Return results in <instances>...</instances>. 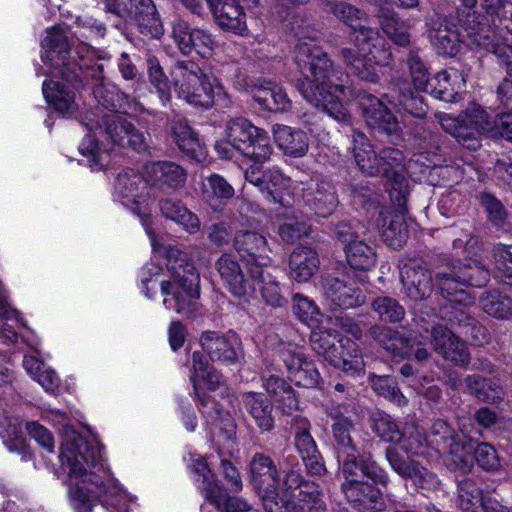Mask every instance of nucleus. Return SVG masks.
Wrapping results in <instances>:
<instances>
[{
  "instance_id": "1",
  "label": "nucleus",
  "mask_w": 512,
  "mask_h": 512,
  "mask_svg": "<svg viewBox=\"0 0 512 512\" xmlns=\"http://www.w3.org/2000/svg\"><path fill=\"white\" fill-rule=\"evenodd\" d=\"M282 480L280 468L275 461L262 452L255 453L249 463L250 482L260 496L266 512H282L281 490L289 501L307 506L308 512H325L319 486L305 479L296 455H283Z\"/></svg>"
},
{
  "instance_id": "2",
  "label": "nucleus",
  "mask_w": 512,
  "mask_h": 512,
  "mask_svg": "<svg viewBox=\"0 0 512 512\" xmlns=\"http://www.w3.org/2000/svg\"><path fill=\"white\" fill-rule=\"evenodd\" d=\"M60 459L62 465H68L70 478L78 479L75 482L80 501L78 512L92 511L89 495L99 498L104 506L121 507L124 496L116 481L108 476L88 472V468L94 466L96 458L93 448L85 438L77 436L62 445Z\"/></svg>"
},
{
  "instance_id": "3",
  "label": "nucleus",
  "mask_w": 512,
  "mask_h": 512,
  "mask_svg": "<svg viewBox=\"0 0 512 512\" xmlns=\"http://www.w3.org/2000/svg\"><path fill=\"white\" fill-rule=\"evenodd\" d=\"M351 33L354 34L355 48L343 47L339 50V56L352 76L377 84L380 81L377 66H387L392 60L389 44L376 28L365 24Z\"/></svg>"
},
{
  "instance_id": "4",
  "label": "nucleus",
  "mask_w": 512,
  "mask_h": 512,
  "mask_svg": "<svg viewBox=\"0 0 512 512\" xmlns=\"http://www.w3.org/2000/svg\"><path fill=\"white\" fill-rule=\"evenodd\" d=\"M166 256L170 279L160 282L161 293L173 297L177 313L190 314L200 296L199 273L187 253L178 247H167Z\"/></svg>"
},
{
  "instance_id": "5",
  "label": "nucleus",
  "mask_w": 512,
  "mask_h": 512,
  "mask_svg": "<svg viewBox=\"0 0 512 512\" xmlns=\"http://www.w3.org/2000/svg\"><path fill=\"white\" fill-rule=\"evenodd\" d=\"M488 280V270L476 261L449 262L435 275L437 291L448 301L447 304L473 303L467 287H481Z\"/></svg>"
},
{
  "instance_id": "6",
  "label": "nucleus",
  "mask_w": 512,
  "mask_h": 512,
  "mask_svg": "<svg viewBox=\"0 0 512 512\" xmlns=\"http://www.w3.org/2000/svg\"><path fill=\"white\" fill-rule=\"evenodd\" d=\"M93 95L97 102L108 112L97 109V112L86 116V126L95 134H88L83 143L79 146V152L87 158V163L91 168L102 167L100 148L96 136L100 135V126L96 120H100L105 114L127 113L130 107L129 96L115 89H108L103 85H93Z\"/></svg>"
},
{
  "instance_id": "7",
  "label": "nucleus",
  "mask_w": 512,
  "mask_h": 512,
  "mask_svg": "<svg viewBox=\"0 0 512 512\" xmlns=\"http://www.w3.org/2000/svg\"><path fill=\"white\" fill-rule=\"evenodd\" d=\"M172 79L178 97L193 106L210 108L215 103V96L221 94V89L215 92L209 77L191 60L177 61Z\"/></svg>"
},
{
  "instance_id": "8",
  "label": "nucleus",
  "mask_w": 512,
  "mask_h": 512,
  "mask_svg": "<svg viewBox=\"0 0 512 512\" xmlns=\"http://www.w3.org/2000/svg\"><path fill=\"white\" fill-rule=\"evenodd\" d=\"M343 77L347 79L348 75L332 67V73H329L323 81L314 77H302L297 80L296 86L303 97L313 106L322 108L324 112L339 122H349L348 110L328 89V87H334L335 90L343 93L345 90Z\"/></svg>"
},
{
  "instance_id": "9",
  "label": "nucleus",
  "mask_w": 512,
  "mask_h": 512,
  "mask_svg": "<svg viewBox=\"0 0 512 512\" xmlns=\"http://www.w3.org/2000/svg\"><path fill=\"white\" fill-rule=\"evenodd\" d=\"M297 44L295 46V62L302 77L323 79L332 73L333 63L327 53L317 44L320 32L309 23L293 27Z\"/></svg>"
},
{
  "instance_id": "10",
  "label": "nucleus",
  "mask_w": 512,
  "mask_h": 512,
  "mask_svg": "<svg viewBox=\"0 0 512 512\" xmlns=\"http://www.w3.org/2000/svg\"><path fill=\"white\" fill-rule=\"evenodd\" d=\"M45 48V60L51 67V75L59 77L74 88H80V76L82 75V61L77 56H71L70 45L67 36L61 28L53 27L47 32L43 40Z\"/></svg>"
},
{
  "instance_id": "11",
  "label": "nucleus",
  "mask_w": 512,
  "mask_h": 512,
  "mask_svg": "<svg viewBox=\"0 0 512 512\" xmlns=\"http://www.w3.org/2000/svg\"><path fill=\"white\" fill-rule=\"evenodd\" d=\"M228 142L242 155L257 163H264L273 153L267 132L245 118H234L226 126Z\"/></svg>"
},
{
  "instance_id": "12",
  "label": "nucleus",
  "mask_w": 512,
  "mask_h": 512,
  "mask_svg": "<svg viewBox=\"0 0 512 512\" xmlns=\"http://www.w3.org/2000/svg\"><path fill=\"white\" fill-rule=\"evenodd\" d=\"M368 228L358 220L341 221L334 229L335 237L344 244L347 263L360 271L370 270L376 263V252L364 241Z\"/></svg>"
},
{
  "instance_id": "13",
  "label": "nucleus",
  "mask_w": 512,
  "mask_h": 512,
  "mask_svg": "<svg viewBox=\"0 0 512 512\" xmlns=\"http://www.w3.org/2000/svg\"><path fill=\"white\" fill-rule=\"evenodd\" d=\"M100 126V135L110 139L113 144L129 147L139 154H150L151 136L137 129L119 114H105L96 120Z\"/></svg>"
},
{
  "instance_id": "14",
  "label": "nucleus",
  "mask_w": 512,
  "mask_h": 512,
  "mask_svg": "<svg viewBox=\"0 0 512 512\" xmlns=\"http://www.w3.org/2000/svg\"><path fill=\"white\" fill-rule=\"evenodd\" d=\"M322 293L331 310L356 308L365 303L358 283L345 274H327L321 278Z\"/></svg>"
},
{
  "instance_id": "15",
  "label": "nucleus",
  "mask_w": 512,
  "mask_h": 512,
  "mask_svg": "<svg viewBox=\"0 0 512 512\" xmlns=\"http://www.w3.org/2000/svg\"><path fill=\"white\" fill-rule=\"evenodd\" d=\"M378 160L380 174L392 185L389 192L391 200L398 208L403 209L407 196V167L404 153L395 147H384L378 153Z\"/></svg>"
},
{
  "instance_id": "16",
  "label": "nucleus",
  "mask_w": 512,
  "mask_h": 512,
  "mask_svg": "<svg viewBox=\"0 0 512 512\" xmlns=\"http://www.w3.org/2000/svg\"><path fill=\"white\" fill-rule=\"evenodd\" d=\"M385 458L396 474L404 480L412 481L417 489L429 493L440 488L441 482L434 472L416 460L405 458L396 447H387Z\"/></svg>"
},
{
  "instance_id": "17",
  "label": "nucleus",
  "mask_w": 512,
  "mask_h": 512,
  "mask_svg": "<svg viewBox=\"0 0 512 512\" xmlns=\"http://www.w3.org/2000/svg\"><path fill=\"white\" fill-rule=\"evenodd\" d=\"M359 97L362 116L367 125L378 133L385 134L394 143L400 141L402 129L397 117L389 108L372 94L362 92Z\"/></svg>"
},
{
  "instance_id": "18",
  "label": "nucleus",
  "mask_w": 512,
  "mask_h": 512,
  "mask_svg": "<svg viewBox=\"0 0 512 512\" xmlns=\"http://www.w3.org/2000/svg\"><path fill=\"white\" fill-rule=\"evenodd\" d=\"M311 427V423L306 417L296 415L291 419L294 447L308 473L319 476L326 472V468L316 441L311 435Z\"/></svg>"
},
{
  "instance_id": "19",
  "label": "nucleus",
  "mask_w": 512,
  "mask_h": 512,
  "mask_svg": "<svg viewBox=\"0 0 512 512\" xmlns=\"http://www.w3.org/2000/svg\"><path fill=\"white\" fill-rule=\"evenodd\" d=\"M432 442L439 450L447 452L453 457L457 466L465 467L471 458L473 445L463 435L458 434L446 421L437 419L430 429Z\"/></svg>"
},
{
  "instance_id": "20",
  "label": "nucleus",
  "mask_w": 512,
  "mask_h": 512,
  "mask_svg": "<svg viewBox=\"0 0 512 512\" xmlns=\"http://www.w3.org/2000/svg\"><path fill=\"white\" fill-rule=\"evenodd\" d=\"M342 471L345 483H356L371 480L374 484L386 485L389 482L387 473L373 460L368 451L356 448V452H350L342 457Z\"/></svg>"
},
{
  "instance_id": "21",
  "label": "nucleus",
  "mask_w": 512,
  "mask_h": 512,
  "mask_svg": "<svg viewBox=\"0 0 512 512\" xmlns=\"http://www.w3.org/2000/svg\"><path fill=\"white\" fill-rule=\"evenodd\" d=\"M428 35L436 52L440 55L455 56L466 43L464 31L448 17L437 15L428 22Z\"/></svg>"
},
{
  "instance_id": "22",
  "label": "nucleus",
  "mask_w": 512,
  "mask_h": 512,
  "mask_svg": "<svg viewBox=\"0 0 512 512\" xmlns=\"http://www.w3.org/2000/svg\"><path fill=\"white\" fill-rule=\"evenodd\" d=\"M400 277L406 295L414 301L431 296L435 282L428 264L421 260H409L401 268Z\"/></svg>"
},
{
  "instance_id": "23",
  "label": "nucleus",
  "mask_w": 512,
  "mask_h": 512,
  "mask_svg": "<svg viewBox=\"0 0 512 512\" xmlns=\"http://www.w3.org/2000/svg\"><path fill=\"white\" fill-rule=\"evenodd\" d=\"M431 344L436 353L456 366L467 367L471 357L466 342L442 324L434 325L430 331Z\"/></svg>"
},
{
  "instance_id": "24",
  "label": "nucleus",
  "mask_w": 512,
  "mask_h": 512,
  "mask_svg": "<svg viewBox=\"0 0 512 512\" xmlns=\"http://www.w3.org/2000/svg\"><path fill=\"white\" fill-rule=\"evenodd\" d=\"M280 358L285 364L289 378L295 385L304 388H320L322 378L311 360L296 348L282 349Z\"/></svg>"
},
{
  "instance_id": "25",
  "label": "nucleus",
  "mask_w": 512,
  "mask_h": 512,
  "mask_svg": "<svg viewBox=\"0 0 512 512\" xmlns=\"http://www.w3.org/2000/svg\"><path fill=\"white\" fill-rule=\"evenodd\" d=\"M173 39L184 55L196 51L199 55L208 56L218 46L214 37L203 29H194L183 21L177 20L173 23Z\"/></svg>"
},
{
  "instance_id": "26",
  "label": "nucleus",
  "mask_w": 512,
  "mask_h": 512,
  "mask_svg": "<svg viewBox=\"0 0 512 512\" xmlns=\"http://www.w3.org/2000/svg\"><path fill=\"white\" fill-rule=\"evenodd\" d=\"M233 246L240 257L249 263L248 273L255 266H268L271 249L264 235L255 231H238L233 237Z\"/></svg>"
},
{
  "instance_id": "27",
  "label": "nucleus",
  "mask_w": 512,
  "mask_h": 512,
  "mask_svg": "<svg viewBox=\"0 0 512 512\" xmlns=\"http://www.w3.org/2000/svg\"><path fill=\"white\" fill-rule=\"evenodd\" d=\"M384 97L395 106L399 112H406L416 118H424L428 111V105L424 98L415 90L411 83L404 78H397L392 82L390 92Z\"/></svg>"
},
{
  "instance_id": "28",
  "label": "nucleus",
  "mask_w": 512,
  "mask_h": 512,
  "mask_svg": "<svg viewBox=\"0 0 512 512\" xmlns=\"http://www.w3.org/2000/svg\"><path fill=\"white\" fill-rule=\"evenodd\" d=\"M203 350L212 361L234 364L240 354V343L233 333L221 334L216 331H204L200 336Z\"/></svg>"
},
{
  "instance_id": "29",
  "label": "nucleus",
  "mask_w": 512,
  "mask_h": 512,
  "mask_svg": "<svg viewBox=\"0 0 512 512\" xmlns=\"http://www.w3.org/2000/svg\"><path fill=\"white\" fill-rule=\"evenodd\" d=\"M241 405L260 433L271 432L274 429V405L264 393L254 391L243 393Z\"/></svg>"
},
{
  "instance_id": "30",
  "label": "nucleus",
  "mask_w": 512,
  "mask_h": 512,
  "mask_svg": "<svg viewBox=\"0 0 512 512\" xmlns=\"http://www.w3.org/2000/svg\"><path fill=\"white\" fill-rule=\"evenodd\" d=\"M221 280L236 297H243L254 291L250 275L247 277L237 259L231 254H222L215 263Z\"/></svg>"
},
{
  "instance_id": "31",
  "label": "nucleus",
  "mask_w": 512,
  "mask_h": 512,
  "mask_svg": "<svg viewBox=\"0 0 512 512\" xmlns=\"http://www.w3.org/2000/svg\"><path fill=\"white\" fill-rule=\"evenodd\" d=\"M145 178L152 186L176 191L185 185L187 173L174 162L158 161L145 165Z\"/></svg>"
},
{
  "instance_id": "32",
  "label": "nucleus",
  "mask_w": 512,
  "mask_h": 512,
  "mask_svg": "<svg viewBox=\"0 0 512 512\" xmlns=\"http://www.w3.org/2000/svg\"><path fill=\"white\" fill-rule=\"evenodd\" d=\"M458 505L462 512H509L499 501L491 496H484L475 482L464 479L458 485Z\"/></svg>"
},
{
  "instance_id": "33",
  "label": "nucleus",
  "mask_w": 512,
  "mask_h": 512,
  "mask_svg": "<svg viewBox=\"0 0 512 512\" xmlns=\"http://www.w3.org/2000/svg\"><path fill=\"white\" fill-rule=\"evenodd\" d=\"M128 18L133 19L139 32L150 38L158 39L164 34V28L153 0H129Z\"/></svg>"
},
{
  "instance_id": "34",
  "label": "nucleus",
  "mask_w": 512,
  "mask_h": 512,
  "mask_svg": "<svg viewBox=\"0 0 512 512\" xmlns=\"http://www.w3.org/2000/svg\"><path fill=\"white\" fill-rule=\"evenodd\" d=\"M377 19L382 31L396 45L407 47L410 44L411 34L408 26L400 19L389 0H377Z\"/></svg>"
},
{
  "instance_id": "35",
  "label": "nucleus",
  "mask_w": 512,
  "mask_h": 512,
  "mask_svg": "<svg viewBox=\"0 0 512 512\" xmlns=\"http://www.w3.org/2000/svg\"><path fill=\"white\" fill-rule=\"evenodd\" d=\"M341 489L347 500L358 510L378 512L383 509L384 502L381 491L367 481L343 483Z\"/></svg>"
},
{
  "instance_id": "36",
  "label": "nucleus",
  "mask_w": 512,
  "mask_h": 512,
  "mask_svg": "<svg viewBox=\"0 0 512 512\" xmlns=\"http://www.w3.org/2000/svg\"><path fill=\"white\" fill-rule=\"evenodd\" d=\"M217 24L224 30L242 34L246 29V15L236 0H206Z\"/></svg>"
},
{
  "instance_id": "37",
  "label": "nucleus",
  "mask_w": 512,
  "mask_h": 512,
  "mask_svg": "<svg viewBox=\"0 0 512 512\" xmlns=\"http://www.w3.org/2000/svg\"><path fill=\"white\" fill-rule=\"evenodd\" d=\"M250 93L255 102L270 112H285L292 106L285 90L268 80H258L251 86Z\"/></svg>"
},
{
  "instance_id": "38",
  "label": "nucleus",
  "mask_w": 512,
  "mask_h": 512,
  "mask_svg": "<svg viewBox=\"0 0 512 512\" xmlns=\"http://www.w3.org/2000/svg\"><path fill=\"white\" fill-rule=\"evenodd\" d=\"M303 198L315 214L321 217L331 215L339 204L334 186L327 181L309 185L304 190Z\"/></svg>"
},
{
  "instance_id": "39",
  "label": "nucleus",
  "mask_w": 512,
  "mask_h": 512,
  "mask_svg": "<svg viewBox=\"0 0 512 512\" xmlns=\"http://www.w3.org/2000/svg\"><path fill=\"white\" fill-rule=\"evenodd\" d=\"M320 265L316 251L309 247H297L289 257V276L298 283L311 279Z\"/></svg>"
},
{
  "instance_id": "40",
  "label": "nucleus",
  "mask_w": 512,
  "mask_h": 512,
  "mask_svg": "<svg viewBox=\"0 0 512 512\" xmlns=\"http://www.w3.org/2000/svg\"><path fill=\"white\" fill-rule=\"evenodd\" d=\"M252 284H260V294L267 305L282 307L287 304V299L277 278L269 271L268 266H255L250 270Z\"/></svg>"
},
{
  "instance_id": "41",
  "label": "nucleus",
  "mask_w": 512,
  "mask_h": 512,
  "mask_svg": "<svg viewBox=\"0 0 512 512\" xmlns=\"http://www.w3.org/2000/svg\"><path fill=\"white\" fill-rule=\"evenodd\" d=\"M158 205L164 217L181 224L188 233L195 234L200 231V219L180 199L162 198Z\"/></svg>"
},
{
  "instance_id": "42",
  "label": "nucleus",
  "mask_w": 512,
  "mask_h": 512,
  "mask_svg": "<svg viewBox=\"0 0 512 512\" xmlns=\"http://www.w3.org/2000/svg\"><path fill=\"white\" fill-rule=\"evenodd\" d=\"M273 135L275 142L286 155L302 157L308 151V137L301 130L286 125H275Z\"/></svg>"
},
{
  "instance_id": "43",
  "label": "nucleus",
  "mask_w": 512,
  "mask_h": 512,
  "mask_svg": "<svg viewBox=\"0 0 512 512\" xmlns=\"http://www.w3.org/2000/svg\"><path fill=\"white\" fill-rule=\"evenodd\" d=\"M341 336L331 329L313 330L310 345L313 351L323 356L330 364L340 363L339 350L343 348Z\"/></svg>"
},
{
  "instance_id": "44",
  "label": "nucleus",
  "mask_w": 512,
  "mask_h": 512,
  "mask_svg": "<svg viewBox=\"0 0 512 512\" xmlns=\"http://www.w3.org/2000/svg\"><path fill=\"white\" fill-rule=\"evenodd\" d=\"M353 155L357 166L368 176L380 175L378 154L373 150L367 137L362 132L353 133Z\"/></svg>"
},
{
  "instance_id": "45",
  "label": "nucleus",
  "mask_w": 512,
  "mask_h": 512,
  "mask_svg": "<svg viewBox=\"0 0 512 512\" xmlns=\"http://www.w3.org/2000/svg\"><path fill=\"white\" fill-rule=\"evenodd\" d=\"M465 392L474 396L479 401L486 403H499L503 400V388L495 381L478 374L466 376L464 379Z\"/></svg>"
},
{
  "instance_id": "46",
  "label": "nucleus",
  "mask_w": 512,
  "mask_h": 512,
  "mask_svg": "<svg viewBox=\"0 0 512 512\" xmlns=\"http://www.w3.org/2000/svg\"><path fill=\"white\" fill-rule=\"evenodd\" d=\"M473 303L445 304L440 308V317L449 329L457 335H463L476 320L470 311Z\"/></svg>"
},
{
  "instance_id": "47",
  "label": "nucleus",
  "mask_w": 512,
  "mask_h": 512,
  "mask_svg": "<svg viewBox=\"0 0 512 512\" xmlns=\"http://www.w3.org/2000/svg\"><path fill=\"white\" fill-rule=\"evenodd\" d=\"M442 128L456 138L463 147L476 151L481 147V136L478 130L469 127L457 118L448 115L439 116Z\"/></svg>"
},
{
  "instance_id": "48",
  "label": "nucleus",
  "mask_w": 512,
  "mask_h": 512,
  "mask_svg": "<svg viewBox=\"0 0 512 512\" xmlns=\"http://www.w3.org/2000/svg\"><path fill=\"white\" fill-rule=\"evenodd\" d=\"M234 193L233 186L217 173L210 174L202 183V195L214 210L224 201L231 199Z\"/></svg>"
},
{
  "instance_id": "49",
  "label": "nucleus",
  "mask_w": 512,
  "mask_h": 512,
  "mask_svg": "<svg viewBox=\"0 0 512 512\" xmlns=\"http://www.w3.org/2000/svg\"><path fill=\"white\" fill-rule=\"evenodd\" d=\"M367 336L377 342L392 356H403L407 340L398 331L380 324L369 327Z\"/></svg>"
},
{
  "instance_id": "50",
  "label": "nucleus",
  "mask_w": 512,
  "mask_h": 512,
  "mask_svg": "<svg viewBox=\"0 0 512 512\" xmlns=\"http://www.w3.org/2000/svg\"><path fill=\"white\" fill-rule=\"evenodd\" d=\"M43 95L47 102L60 114H72L77 110L74 93L53 80L43 83Z\"/></svg>"
},
{
  "instance_id": "51",
  "label": "nucleus",
  "mask_w": 512,
  "mask_h": 512,
  "mask_svg": "<svg viewBox=\"0 0 512 512\" xmlns=\"http://www.w3.org/2000/svg\"><path fill=\"white\" fill-rule=\"evenodd\" d=\"M331 429L333 443L339 458L350 452H356L358 446L352 437V433L355 430L352 419L343 415L336 416Z\"/></svg>"
},
{
  "instance_id": "52",
  "label": "nucleus",
  "mask_w": 512,
  "mask_h": 512,
  "mask_svg": "<svg viewBox=\"0 0 512 512\" xmlns=\"http://www.w3.org/2000/svg\"><path fill=\"white\" fill-rule=\"evenodd\" d=\"M324 5L326 12L334 15L339 21L347 25L351 32L367 20V14L364 10L348 2L327 0Z\"/></svg>"
},
{
  "instance_id": "53",
  "label": "nucleus",
  "mask_w": 512,
  "mask_h": 512,
  "mask_svg": "<svg viewBox=\"0 0 512 512\" xmlns=\"http://www.w3.org/2000/svg\"><path fill=\"white\" fill-rule=\"evenodd\" d=\"M479 303L482 310L491 317L501 320L512 317V299L497 290L483 293Z\"/></svg>"
},
{
  "instance_id": "54",
  "label": "nucleus",
  "mask_w": 512,
  "mask_h": 512,
  "mask_svg": "<svg viewBox=\"0 0 512 512\" xmlns=\"http://www.w3.org/2000/svg\"><path fill=\"white\" fill-rule=\"evenodd\" d=\"M146 178L132 169L123 170L118 174L115 182V190L122 199L135 202L145 188Z\"/></svg>"
},
{
  "instance_id": "55",
  "label": "nucleus",
  "mask_w": 512,
  "mask_h": 512,
  "mask_svg": "<svg viewBox=\"0 0 512 512\" xmlns=\"http://www.w3.org/2000/svg\"><path fill=\"white\" fill-rule=\"evenodd\" d=\"M381 236L388 246L400 249L407 238V227L403 215L394 214L382 219Z\"/></svg>"
},
{
  "instance_id": "56",
  "label": "nucleus",
  "mask_w": 512,
  "mask_h": 512,
  "mask_svg": "<svg viewBox=\"0 0 512 512\" xmlns=\"http://www.w3.org/2000/svg\"><path fill=\"white\" fill-rule=\"evenodd\" d=\"M171 131L174 141L182 152L196 159L201 155L199 140L186 121L173 122Z\"/></svg>"
},
{
  "instance_id": "57",
  "label": "nucleus",
  "mask_w": 512,
  "mask_h": 512,
  "mask_svg": "<svg viewBox=\"0 0 512 512\" xmlns=\"http://www.w3.org/2000/svg\"><path fill=\"white\" fill-rule=\"evenodd\" d=\"M371 310L384 323H398L405 317V308L390 296H378L370 303Z\"/></svg>"
},
{
  "instance_id": "58",
  "label": "nucleus",
  "mask_w": 512,
  "mask_h": 512,
  "mask_svg": "<svg viewBox=\"0 0 512 512\" xmlns=\"http://www.w3.org/2000/svg\"><path fill=\"white\" fill-rule=\"evenodd\" d=\"M218 512H248L252 509L251 505L243 498L230 496L227 489L221 483L219 489L216 488L205 498Z\"/></svg>"
},
{
  "instance_id": "59",
  "label": "nucleus",
  "mask_w": 512,
  "mask_h": 512,
  "mask_svg": "<svg viewBox=\"0 0 512 512\" xmlns=\"http://www.w3.org/2000/svg\"><path fill=\"white\" fill-rule=\"evenodd\" d=\"M0 436L10 451L26 453V441L22 435L21 423L17 418L4 416L0 420Z\"/></svg>"
},
{
  "instance_id": "60",
  "label": "nucleus",
  "mask_w": 512,
  "mask_h": 512,
  "mask_svg": "<svg viewBox=\"0 0 512 512\" xmlns=\"http://www.w3.org/2000/svg\"><path fill=\"white\" fill-rule=\"evenodd\" d=\"M370 423L371 429L386 442L400 443L405 435L394 419L384 412L373 413Z\"/></svg>"
},
{
  "instance_id": "61",
  "label": "nucleus",
  "mask_w": 512,
  "mask_h": 512,
  "mask_svg": "<svg viewBox=\"0 0 512 512\" xmlns=\"http://www.w3.org/2000/svg\"><path fill=\"white\" fill-rule=\"evenodd\" d=\"M146 65L150 84L156 89L160 99L163 102H168L171 98L170 81L159 59L155 55L148 53Z\"/></svg>"
},
{
  "instance_id": "62",
  "label": "nucleus",
  "mask_w": 512,
  "mask_h": 512,
  "mask_svg": "<svg viewBox=\"0 0 512 512\" xmlns=\"http://www.w3.org/2000/svg\"><path fill=\"white\" fill-rule=\"evenodd\" d=\"M457 119L474 128V130H478L482 135H490L494 130V118L475 103L470 104L464 114L460 115Z\"/></svg>"
},
{
  "instance_id": "63",
  "label": "nucleus",
  "mask_w": 512,
  "mask_h": 512,
  "mask_svg": "<svg viewBox=\"0 0 512 512\" xmlns=\"http://www.w3.org/2000/svg\"><path fill=\"white\" fill-rule=\"evenodd\" d=\"M451 77L452 74L448 71L438 72L430 78L423 91L439 100L453 102L456 99L457 92L451 83Z\"/></svg>"
},
{
  "instance_id": "64",
  "label": "nucleus",
  "mask_w": 512,
  "mask_h": 512,
  "mask_svg": "<svg viewBox=\"0 0 512 512\" xmlns=\"http://www.w3.org/2000/svg\"><path fill=\"white\" fill-rule=\"evenodd\" d=\"M510 53V51H508ZM498 65L506 72V77L498 85L496 94L501 104L512 109V52L502 56Z\"/></svg>"
}]
</instances>
